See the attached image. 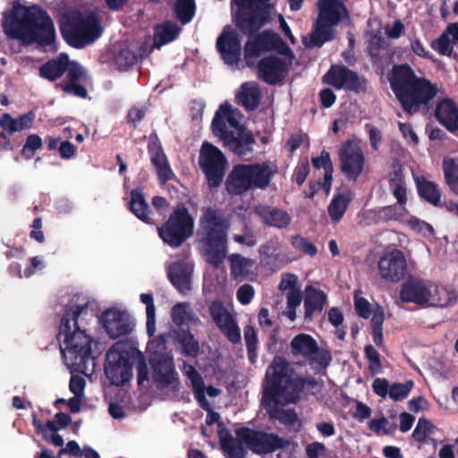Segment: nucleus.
<instances>
[{"label": "nucleus", "mask_w": 458, "mask_h": 458, "mask_svg": "<svg viewBox=\"0 0 458 458\" xmlns=\"http://www.w3.org/2000/svg\"><path fill=\"white\" fill-rule=\"evenodd\" d=\"M76 294L64 305L59 324L57 340L65 365L71 372L85 376L94 373L95 357L92 352L94 340L87 333L85 317L89 314V301H80Z\"/></svg>", "instance_id": "nucleus-1"}, {"label": "nucleus", "mask_w": 458, "mask_h": 458, "mask_svg": "<svg viewBox=\"0 0 458 458\" xmlns=\"http://www.w3.org/2000/svg\"><path fill=\"white\" fill-rule=\"evenodd\" d=\"M3 28L4 33L12 39H18L27 44L37 43L39 47H51L56 51L55 29L51 17L42 8L26 7L14 4L4 14Z\"/></svg>", "instance_id": "nucleus-2"}, {"label": "nucleus", "mask_w": 458, "mask_h": 458, "mask_svg": "<svg viewBox=\"0 0 458 458\" xmlns=\"http://www.w3.org/2000/svg\"><path fill=\"white\" fill-rule=\"evenodd\" d=\"M388 81L403 110L410 115L427 107L437 94L436 85L425 77H418L408 64H394Z\"/></svg>", "instance_id": "nucleus-3"}, {"label": "nucleus", "mask_w": 458, "mask_h": 458, "mask_svg": "<svg viewBox=\"0 0 458 458\" xmlns=\"http://www.w3.org/2000/svg\"><path fill=\"white\" fill-rule=\"evenodd\" d=\"M267 386L263 390L261 403L265 409L276 408L280 403V397L285 401L295 402L305 387L303 377L293 375V369L284 358H275L266 372Z\"/></svg>", "instance_id": "nucleus-4"}, {"label": "nucleus", "mask_w": 458, "mask_h": 458, "mask_svg": "<svg viewBox=\"0 0 458 458\" xmlns=\"http://www.w3.org/2000/svg\"><path fill=\"white\" fill-rule=\"evenodd\" d=\"M228 221L222 212L213 207L204 209L199 217L198 236L202 245L206 261L218 268L227 255Z\"/></svg>", "instance_id": "nucleus-5"}, {"label": "nucleus", "mask_w": 458, "mask_h": 458, "mask_svg": "<svg viewBox=\"0 0 458 458\" xmlns=\"http://www.w3.org/2000/svg\"><path fill=\"white\" fill-rule=\"evenodd\" d=\"M66 72V81L60 82L57 87L66 94L73 95L81 98L88 97L85 84L89 76L85 69L76 61H71L65 53H61L56 58L48 60L39 68V76L55 81Z\"/></svg>", "instance_id": "nucleus-6"}, {"label": "nucleus", "mask_w": 458, "mask_h": 458, "mask_svg": "<svg viewBox=\"0 0 458 458\" xmlns=\"http://www.w3.org/2000/svg\"><path fill=\"white\" fill-rule=\"evenodd\" d=\"M59 27L64 40L76 49L94 43L103 33L100 19L93 12L83 14L75 11L65 16Z\"/></svg>", "instance_id": "nucleus-7"}, {"label": "nucleus", "mask_w": 458, "mask_h": 458, "mask_svg": "<svg viewBox=\"0 0 458 458\" xmlns=\"http://www.w3.org/2000/svg\"><path fill=\"white\" fill-rule=\"evenodd\" d=\"M318 16L310 34V46L320 47L335 38L333 27L337 26L349 12L341 0H318Z\"/></svg>", "instance_id": "nucleus-8"}, {"label": "nucleus", "mask_w": 458, "mask_h": 458, "mask_svg": "<svg viewBox=\"0 0 458 458\" xmlns=\"http://www.w3.org/2000/svg\"><path fill=\"white\" fill-rule=\"evenodd\" d=\"M237 9L233 14L236 28L242 35L251 37L270 21L269 0H233Z\"/></svg>", "instance_id": "nucleus-9"}, {"label": "nucleus", "mask_w": 458, "mask_h": 458, "mask_svg": "<svg viewBox=\"0 0 458 458\" xmlns=\"http://www.w3.org/2000/svg\"><path fill=\"white\" fill-rule=\"evenodd\" d=\"M133 352L128 341H118L106 352L104 370L111 385L122 386L132 377Z\"/></svg>", "instance_id": "nucleus-10"}, {"label": "nucleus", "mask_w": 458, "mask_h": 458, "mask_svg": "<svg viewBox=\"0 0 458 458\" xmlns=\"http://www.w3.org/2000/svg\"><path fill=\"white\" fill-rule=\"evenodd\" d=\"M289 356L299 365L308 363L316 372L326 369L332 360L330 352L320 348L316 339L305 333H300L291 340Z\"/></svg>", "instance_id": "nucleus-11"}, {"label": "nucleus", "mask_w": 458, "mask_h": 458, "mask_svg": "<svg viewBox=\"0 0 458 458\" xmlns=\"http://www.w3.org/2000/svg\"><path fill=\"white\" fill-rule=\"evenodd\" d=\"M193 217L188 208L181 205L170 214L167 221L158 227L157 231L165 243L177 248L193 234Z\"/></svg>", "instance_id": "nucleus-12"}, {"label": "nucleus", "mask_w": 458, "mask_h": 458, "mask_svg": "<svg viewBox=\"0 0 458 458\" xmlns=\"http://www.w3.org/2000/svg\"><path fill=\"white\" fill-rule=\"evenodd\" d=\"M252 36L253 38L247 40L244 46V59L248 66L254 65V59L269 51H275L290 59L293 57V53L287 43L273 30H265Z\"/></svg>", "instance_id": "nucleus-13"}, {"label": "nucleus", "mask_w": 458, "mask_h": 458, "mask_svg": "<svg viewBox=\"0 0 458 458\" xmlns=\"http://www.w3.org/2000/svg\"><path fill=\"white\" fill-rule=\"evenodd\" d=\"M199 165L210 190L217 189L223 182L228 162L225 154L210 142L202 143Z\"/></svg>", "instance_id": "nucleus-14"}, {"label": "nucleus", "mask_w": 458, "mask_h": 458, "mask_svg": "<svg viewBox=\"0 0 458 458\" xmlns=\"http://www.w3.org/2000/svg\"><path fill=\"white\" fill-rule=\"evenodd\" d=\"M240 442L244 443L253 453L271 454L285 446L286 441L274 433L258 431L242 427L235 430Z\"/></svg>", "instance_id": "nucleus-15"}, {"label": "nucleus", "mask_w": 458, "mask_h": 458, "mask_svg": "<svg viewBox=\"0 0 458 458\" xmlns=\"http://www.w3.org/2000/svg\"><path fill=\"white\" fill-rule=\"evenodd\" d=\"M323 81L336 89H344L356 93L365 91L367 81L358 72L344 65H332L323 77Z\"/></svg>", "instance_id": "nucleus-16"}, {"label": "nucleus", "mask_w": 458, "mask_h": 458, "mask_svg": "<svg viewBox=\"0 0 458 458\" xmlns=\"http://www.w3.org/2000/svg\"><path fill=\"white\" fill-rule=\"evenodd\" d=\"M342 173L349 181H357L363 171L365 157L362 149L353 141L347 140L339 151Z\"/></svg>", "instance_id": "nucleus-17"}, {"label": "nucleus", "mask_w": 458, "mask_h": 458, "mask_svg": "<svg viewBox=\"0 0 458 458\" xmlns=\"http://www.w3.org/2000/svg\"><path fill=\"white\" fill-rule=\"evenodd\" d=\"M377 267L382 279L397 283L406 276L407 261L401 250L394 249L380 257Z\"/></svg>", "instance_id": "nucleus-18"}, {"label": "nucleus", "mask_w": 458, "mask_h": 458, "mask_svg": "<svg viewBox=\"0 0 458 458\" xmlns=\"http://www.w3.org/2000/svg\"><path fill=\"white\" fill-rule=\"evenodd\" d=\"M216 49L225 64L238 65L241 61L242 46L237 30L230 25L225 26L216 38Z\"/></svg>", "instance_id": "nucleus-19"}, {"label": "nucleus", "mask_w": 458, "mask_h": 458, "mask_svg": "<svg viewBox=\"0 0 458 458\" xmlns=\"http://www.w3.org/2000/svg\"><path fill=\"white\" fill-rule=\"evenodd\" d=\"M437 286L420 278L409 277L402 285L400 299L403 302L425 304L429 301Z\"/></svg>", "instance_id": "nucleus-20"}, {"label": "nucleus", "mask_w": 458, "mask_h": 458, "mask_svg": "<svg viewBox=\"0 0 458 458\" xmlns=\"http://www.w3.org/2000/svg\"><path fill=\"white\" fill-rule=\"evenodd\" d=\"M147 148L159 182L163 184L167 182L174 174L157 133L149 135Z\"/></svg>", "instance_id": "nucleus-21"}, {"label": "nucleus", "mask_w": 458, "mask_h": 458, "mask_svg": "<svg viewBox=\"0 0 458 458\" xmlns=\"http://www.w3.org/2000/svg\"><path fill=\"white\" fill-rule=\"evenodd\" d=\"M256 143L252 132L247 128H241L239 131L229 134V138L224 142V146L239 158L248 161L254 156Z\"/></svg>", "instance_id": "nucleus-22"}, {"label": "nucleus", "mask_w": 458, "mask_h": 458, "mask_svg": "<svg viewBox=\"0 0 458 458\" xmlns=\"http://www.w3.org/2000/svg\"><path fill=\"white\" fill-rule=\"evenodd\" d=\"M152 376L157 386L163 388L177 380L174 359L165 353H157L150 357Z\"/></svg>", "instance_id": "nucleus-23"}, {"label": "nucleus", "mask_w": 458, "mask_h": 458, "mask_svg": "<svg viewBox=\"0 0 458 458\" xmlns=\"http://www.w3.org/2000/svg\"><path fill=\"white\" fill-rule=\"evenodd\" d=\"M101 319L106 334L112 339L130 335L133 330L128 315L119 310H106L103 312Z\"/></svg>", "instance_id": "nucleus-24"}, {"label": "nucleus", "mask_w": 458, "mask_h": 458, "mask_svg": "<svg viewBox=\"0 0 458 458\" xmlns=\"http://www.w3.org/2000/svg\"><path fill=\"white\" fill-rule=\"evenodd\" d=\"M247 164L234 165L225 181V189L231 196H241L252 189Z\"/></svg>", "instance_id": "nucleus-25"}, {"label": "nucleus", "mask_w": 458, "mask_h": 458, "mask_svg": "<svg viewBox=\"0 0 458 458\" xmlns=\"http://www.w3.org/2000/svg\"><path fill=\"white\" fill-rule=\"evenodd\" d=\"M287 69L285 61L275 55L266 56L257 64L259 79L268 85L278 83Z\"/></svg>", "instance_id": "nucleus-26"}, {"label": "nucleus", "mask_w": 458, "mask_h": 458, "mask_svg": "<svg viewBox=\"0 0 458 458\" xmlns=\"http://www.w3.org/2000/svg\"><path fill=\"white\" fill-rule=\"evenodd\" d=\"M247 165L253 190H266L270 185L274 176L278 173L276 161L266 160Z\"/></svg>", "instance_id": "nucleus-27"}, {"label": "nucleus", "mask_w": 458, "mask_h": 458, "mask_svg": "<svg viewBox=\"0 0 458 458\" xmlns=\"http://www.w3.org/2000/svg\"><path fill=\"white\" fill-rule=\"evenodd\" d=\"M193 266L184 260L172 263L167 269V276L172 284L181 293L185 294L191 290V277Z\"/></svg>", "instance_id": "nucleus-28"}, {"label": "nucleus", "mask_w": 458, "mask_h": 458, "mask_svg": "<svg viewBox=\"0 0 458 458\" xmlns=\"http://www.w3.org/2000/svg\"><path fill=\"white\" fill-rule=\"evenodd\" d=\"M435 116L448 131L454 133L458 131V106L452 99L440 100L437 105Z\"/></svg>", "instance_id": "nucleus-29"}, {"label": "nucleus", "mask_w": 458, "mask_h": 458, "mask_svg": "<svg viewBox=\"0 0 458 458\" xmlns=\"http://www.w3.org/2000/svg\"><path fill=\"white\" fill-rule=\"evenodd\" d=\"M255 212L268 226L284 229L291 224L290 215L285 210L276 207L259 206L256 208Z\"/></svg>", "instance_id": "nucleus-30"}, {"label": "nucleus", "mask_w": 458, "mask_h": 458, "mask_svg": "<svg viewBox=\"0 0 458 458\" xmlns=\"http://www.w3.org/2000/svg\"><path fill=\"white\" fill-rule=\"evenodd\" d=\"M415 184L418 195L420 199L434 207H438L441 205L442 192L439 186L436 182L428 180L423 175H420L415 178Z\"/></svg>", "instance_id": "nucleus-31"}, {"label": "nucleus", "mask_w": 458, "mask_h": 458, "mask_svg": "<svg viewBox=\"0 0 458 458\" xmlns=\"http://www.w3.org/2000/svg\"><path fill=\"white\" fill-rule=\"evenodd\" d=\"M182 31V28L175 22L165 21L154 27V43L153 47L160 48L161 47L174 41Z\"/></svg>", "instance_id": "nucleus-32"}, {"label": "nucleus", "mask_w": 458, "mask_h": 458, "mask_svg": "<svg viewBox=\"0 0 458 458\" xmlns=\"http://www.w3.org/2000/svg\"><path fill=\"white\" fill-rule=\"evenodd\" d=\"M237 102L247 111H254L260 104L261 92L256 84L244 82L236 94Z\"/></svg>", "instance_id": "nucleus-33"}, {"label": "nucleus", "mask_w": 458, "mask_h": 458, "mask_svg": "<svg viewBox=\"0 0 458 458\" xmlns=\"http://www.w3.org/2000/svg\"><path fill=\"white\" fill-rule=\"evenodd\" d=\"M129 205L131 212L140 221L149 225L153 224V220L149 216L151 211L141 189L136 188L131 191Z\"/></svg>", "instance_id": "nucleus-34"}, {"label": "nucleus", "mask_w": 458, "mask_h": 458, "mask_svg": "<svg viewBox=\"0 0 458 458\" xmlns=\"http://www.w3.org/2000/svg\"><path fill=\"white\" fill-rule=\"evenodd\" d=\"M327 301V295L320 290L313 287H309L306 290V296L304 298V318L306 320H310L314 312L322 311Z\"/></svg>", "instance_id": "nucleus-35"}, {"label": "nucleus", "mask_w": 458, "mask_h": 458, "mask_svg": "<svg viewBox=\"0 0 458 458\" xmlns=\"http://www.w3.org/2000/svg\"><path fill=\"white\" fill-rule=\"evenodd\" d=\"M184 373L191 380L196 400L203 409H208V402L205 396V384L197 369L191 364L183 363Z\"/></svg>", "instance_id": "nucleus-36"}, {"label": "nucleus", "mask_w": 458, "mask_h": 458, "mask_svg": "<svg viewBox=\"0 0 458 458\" xmlns=\"http://www.w3.org/2000/svg\"><path fill=\"white\" fill-rule=\"evenodd\" d=\"M230 260V272L232 277L238 281L242 282L247 279L250 274V268L251 267L253 262L251 259L244 258L240 254H232L229 256Z\"/></svg>", "instance_id": "nucleus-37"}, {"label": "nucleus", "mask_w": 458, "mask_h": 458, "mask_svg": "<svg viewBox=\"0 0 458 458\" xmlns=\"http://www.w3.org/2000/svg\"><path fill=\"white\" fill-rule=\"evenodd\" d=\"M350 202L349 191L337 193L334 196L327 208L328 215L333 222H339L342 219Z\"/></svg>", "instance_id": "nucleus-38"}, {"label": "nucleus", "mask_w": 458, "mask_h": 458, "mask_svg": "<svg viewBox=\"0 0 458 458\" xmlns=\"http://www.w3.org/2000/svg\"><path fill=\"white\" fill-rule=\"evenodd\" d=\"M2 115L4 121L8 123L9 131L14 132L31 128L36 116L33 110L21 114L17 118H13L9 113H4Z\"/></svg>", "instance_id": "nucleus-39"}, {"label": "nucleus", "mask_w": 458, "mask_h": 458, "mask_svg": "<svg viewBox=\"0 0 458 458\" xmlns=\"http://www.w3.org/2000/svg\"><path fill=\"white\" fill-rule=\"evenodd\" d=\"M174 13L176 19L182 24L190 23L196 13V4L194 0H175L174 4Z\"/></svg>", "instance_id": "nucleus-40"}, {"label": "nucleus", "mask_w": 458, "mask_h": 458, "mask_svg": "<svg viewBox=\"0 0 458 458\" xmlns=\"http://www.w3.org/2000/svg\"><path fill=\"white\" fill-rule=\"evenodd\" d=\"M442 168L445 183L454 194L458 195V164L452 157H445Z\"/></svg>", "instance_id": "nucleus-41"}, {"label": "nucleus", "mask_w": 458, "mask_h": 458, "mask_svg": "<svg viewBox=\"0 0 458 458\" xmlns=\"http://www.w3.org/2000/svg\"><path fill=\"white\" fill-rule=\"evenodd\" d=\"M3 115L0 116V152L11 151L21 145V140L13 138L14 131H10Z\"/></svg>", "instance_id": "nucleus-42"}, {"label": "nucleus", "mask_w": 458, "mask_h": 458, "mask_svg": "<svg viewBox=\"0 0 458 458\" xmlns=\"http://www.w3.org/2000/svg\"><path fill=\"white\" fill-rule=\"evenodd\" d=\"M389 186L393 189V194L397 199V203L404 205L407 202V191L401 169L394 171L389 179Z\"/></svg>", "instance_id": "nucleus-43"}, {"label": "nucleus", "mask_w": 458, "mask_h": 458, "mask_svg": "<svg viewBox=\"0 0 458 458\" xmlns=\"http://www.w3.org/2000/svg\"><path fill=\"white\" fill-rule=\"evenodd\" d=\"M220 326H216L219 330L225 335V336L232 343V344H239L241 343V330L238 327L237 323L232 317V315H227L225 317H221Z\"/></svg>", "instance_id": "nucleus-44"}, {"label": "nucleus", "mask_w": 458, "mask_h": 458, "mask_svg": "<svg viewBox=\"0 0 458 458\" xmlns=\"http://www.w3.org/2000/svg\"><path fill=\"white\" fill-rule=\"evenodd\" d=\"M178 342L182 345V352L184 356L195 358L199 352V342L194 335L188 330H182L178 334Z\"/></svg>", "instance_id": "nucleus-45"}, {"label": "nucleus", "mask_w": 458, "mask_h": 458, "mask_svg": "<svg viewBox=\"0 0 458 458\" xmlns=\"http://www.w3.org/2000/svg\"><path fill=\"white\" fill-rule=\"evenodd\" d=\"M114 64L120 71H127L138 63L136 51L124 47L121 48L114 58Z\"/></svg>", "instance_id": "nucleus-46"}, {"label": "nucleus", "mask_w": 458, "mask_h": 458, "mask_svg": "<svg viewBox=\"0 0 458 458\" xmlns=\"http://www.w3.org/2000/svg\"><path fill=\"white\" fill-rule=\"evenodd\" d=\"M140 299L146 305L147 332L149 336H152L156 332V306L154 298L151 293H141Z\"/></svg>", "instance_id": "nucleus-47"}, {"label": "nucleus", "mask_w": 458, "mask_h": 458, "mask_svg": "<svg viewBox=\"0 0 458 458\" xmlns=\"http://www.w3.org/2000/svg\"><path fill=\"white\" fill-rule=\"evenodd\" d=\"M385 320L384 311L381 310H376L371 318V335L373 338L374 344L377 347H381L383 345L384 338H383V323Z\"/></svg>", "instance_id": "nucleus-48"}, {"label": "nucleus", "mask_w": 458, "mask_h": 458, "mask_svg": "<svg viewBox=\"0 0 458 458\" xmlns=\"http://www.w3.org/2000/svg\"><path fill=\"white\" fill-rule=\"evenodd\" d=\"M244 340L247 348L248 359L250 363H254L257 359L258 335L255 328L248 325L243 329Z\"/></svg>", "instance_id": "nucleus-49"}, {"label": "nucleus", "mask_w": 458, "mask_h": 458, "mask_svg": "<svg viewBox=\"0 0 458 458\" xmlns=\"http://www.w3.org/2000/svg\"><path fill=\"white\" fill-rule=\"evenodd\" d=\"M133 360L136 362L137 383L142 386L144 382L148 381L149 372L144 354L134 346Z\"/></svg>", "instance_id": "nucleus-50"}, {"label": "nucleus", "mask_w": 458, "mask_h": 458, "mask_svg": "<svg viewBox=\"0 0 458 458\" xmlns=\"http://www.w3.org/2000/svg\"><path fill=\"white\" fill-rule=\"evenodd\" d=\"M290 242L296 250L305 255L315 257L318 254L317 246L306 237L296 234L291 237Z\"/></svg>", "instance_id": "nucleus-51"}, {"label": "nucleus", "mask_w": 458, "mask_h": 458, "mask_svg": "<svg viewBox=\"0 0 458 458\" xmlns=\"http://www.w3.org/2000/svg\"><path fill=\"white\" fill-rule=\"evenodd\" d=\"M213 133L219 137L223 143L229 138V134H232L233 131H229L226 126V119L220 112V108L216 112V114L211 123Z\"/></svg>", "instance_id": "nucleus-52"}, {"label": "nucleus", "mask_w": 458, "mask_h": 458, "mask_svg": "<svg viewBox=\"0 0 458 458\" xmlns=\"http://www.w3.org/2000/svg\"><path fill=\"white\" fill-rule=\"evenodd\" d=\"M414 386L412 380H407L405 383H394L390 386L389 397L394 402L405 399Z\"/></svg>", "instance_id": "nucleus-53"}, {"label": "nucleus", "mask_w": 458, "mask_h": 458, "mask_svg": "<svg viewBox=\"0 0 458 458\" xmlns=\"http://www.w3.org/2000/svg\"><path fill=\"white\" fill-rule=\"evenodd\" d=\"M42 139L39 135L30 134L21 148V154L28 160L31 159L35 156L36 151L42 148Z\"/></svg>", "instance_id": "nucleus-54"}, {"label": "nucleus", "mask_w": 458, "mask_h": 458, "mask_svg": "<svg viewBox=\"0 0 458 458\" xmlns=\"http://www.w3.org/2000/svg\"><path fill=\"white\" fill-rule=\"evenodd\" d=\"M364 354L369 362V370L372 375L382 372V364L379 352L371 345L364 348Z\"/></svg>", "instance_id": "nucleus-55"}, {"label": "nucleus", "mask_w": 458, "mask_h": 458, "mask_svg": "<svg viewBox=\"0 0 458 458\" xmlns=\"http://www.w3.org/2000/svg\"><path fill=\"white\" fill-rule=\"evenodd\" d=\"M387 43L380 34H374L369 41L368 54L372 60H377L380 56L381 50L386 49Z\"/></svg>", "instance_id": "nucleus-56"}, {"label": "nucleus", "mask_w": 458, "mask_h": 458, "mask_svg": "<svg viewBox=\"0 0 458 458\" xmlns=\"http://www.w3.org/2000/svg\"><path fill=\"white\" fill-rule=\"evenodd\" d=\"M435 426L428 420L420 418L412 432L413 438L420 443H424L428 435L433 433Z\"/></svg>", "instance_id": "nucleus-57"}, {"label": "nucleus", "mask_w": 458, "mask_h": 458, "mask_svg": "<svg viewBox=\"0 0 458 458\" xmlns=\"http://www.w3.org/2000/svg\"><path fill=\"white\" fill-rule=\"evenodd\" d=\"M431 47L442 55H451L454 51L453 43L447 33L443 32L439 38L431 42Z\"/></svg>", "instance_id": "nucleus-58"}, {"label": "nucleus", "mask_w": 458, "mask_h": 458, "mask_svg": "<svg viewBox=\"0 0 458 458\" xmlns=\"http://www.w3.org/2000/svg\"><path fill=\"white\" fill-rule=\"evenodd\" d=\"M188 304L185 302L176 303L171 310V318L173 322L177 326H182L189 320V313L187 311Z\"/></svg>", "instance_id": "nucleus-59"}, {"label": "nucleus", "mask_w": 458, "mask_h": 458, "mask_svg": "<svg viewBox=\"0 0 458 458\" xmlns=\"http://www.w3.org/2000/svg\"><path fill=\"white\" fill-rule=\"evenodd\" d=\"M311 163L316 169L323 168L325 173L334 171L330 154L327 150H322L320 156L312 157Z\"/></svg>", "instance_id": "nucleus-60"}, {"label": "nucleus", "mask_w": 458, "mask_h": 458, "mask_svg": "<svg viewBox=\"0 0 458 458\" xmlns=\"http://www.w3.org/2000/svg\"><path fill=\"white\" fill-rule=\"evenodd\" d=\"M254 288L250 284H244L241 285L236 292L237 300L242 305H247L250 303L254 297Z\"/></svg>", "instance_id": "nucleus-61"}, {"label": "nucleus", "mask_w": 458, "mask_h": 458, "mask_svg": "<svg viewBox=\"0 0 458 458\" xmlns=\"http://www.w3.org/2000/svg\"><path fill=\"white\" fill-rule=\"evenodd\" d=\"M210 316L216 326H220L221 317L231 315L219 301H214L209 306Z\"/></svg>", "instance_id": "nucleus-62"}, {"label": "nucleus", "mask_w": 458, "mask_h": 458, "mask_svg": "<svg viewBox=\"0 0 458 458\" xmlns=\"http://www.w3.org/2000/svg\"><path fill=\"white\" fill-rule=\"evenodd\" d=\"M390 386L386 378L377 377L372 383L373 392L382 398H386L387 394L389 395Z\"/></svg>", "instance_id": "nucleus-63"}, {"label": "nucleus", "mask_w": 458, "mask_h": 458, "mask_svg": "<svg viewBox=\"0 0 458 458\" xmlns=\"http://www.w3.org/2000/svg\"><path fill=\"white\" fill-rule=\"evenodd\" d=\"M354 308L359 317L369 318L371 315L369 302L363 297L355 298Z\"/></svg>", "instance_id": "nucleus-64"}]
</instances>
